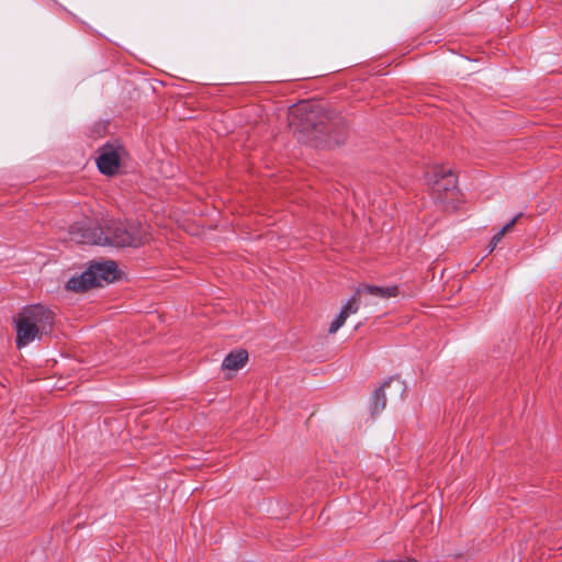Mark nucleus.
Wrapping results in <instances>:
<instances>
[{
  "label": "nucleus",
  "mask_w": 562,
  "mask_h": 562,
  "mask_svg": "<svg viewBox=\"0 0 562 562\" xmlns=\"http://www.w3.org/2000/svg\"><path fill=\"white\" fill-rule=\"evenodd\" d=\"M386 387H389V389L393 387L395 395L398 397H403L404 393L406 392L405 382L402 381L397 376H391L373 393V396L371 400V407H370L372 415L379 414L380 412H382L385 408V406H386L385 389Z\"/></svg>",
  "instance_id": "nucleus-6"
},
{
  "label": "nucleus",
  "mask_w": 562,
  "mask_h": 562,
  "mask_svg": "<svg viewBox=\"0 0 562 562\" xmlns=\"http://www.w3.org/2000/svg\"><path fill=\"white\" fill-rule=\"evenodd\" d=\"M15 330H16V347L23 348L34 341L35 339H41L44 335L38 329L30 324L20 313L14 321Z\"/></svg>",
  "instance_id": "nucleus-7"
},
{
  "label": "nucleus",
  "mask_w": 562,
  "mask_h": 562,
  "mask_svg": "<svg viewBox=\"0 0 562 562\" xmlns=\"http://www.w3.org/2000/svg\"><path fill=\"white\" fill-rule=\"evenodd\" d=\"M370 294L380 299L395 297L398 294L397 285L378 286L364 284L356 290V294Z\"/></svg>",
  "instance_id": "nucleus-10"
},
{
  "label": "nucleus",
  "mask_w": 562,
  "mask_h": 562,
  "mask_svg": "<svg viewBox=\"0 0 562 562\" xmlns=\"http://www.w3.org/2000/svg\"><path fill=\"white\" fill-rule=\"evenodd\" d=\"M361 294H353L346 304L341 307L337 317L331 322L328 331L335 334L346 322L351 314H356L359 310L358 300Z\"/></svg>",
  "instance_id": "nucleus-9"
},
{
  "label": "nucleus",
  "mask_w": 562,
  "mask_h": 562,
  "mask_svg": "<svg viewBox=\"0 0 562 562\" xmlns=\"http://www.w3.org/2000/svg\"><path fill=\"white\" fill-rule=\"evenodd\" d=\"M247 360L248 353L246 350H234L225 357L222 363V368L224 370L237 371L246 364Z\"/></svg>",
  "instance_id": "nucleus-11"
},
{
  "label": "nucleus",
  "mask_w": 562,
  "mask_h": 562,
  "mask_svg": "<svg viewBox=\"0 0 562 562\" xmlns=\"http://www.w3.org/2000/svg\"><path fill=\"white\" fill-rule=\"evenodd\" d=\"M427 184L437 193L451 192L457 189V177L450 170L441 166L434 167L426 176Z\"/></svg>",
  "instance_id": "nucleus-5"
},
{
  "label": "nucleus",
  "mask_w": 562,
  "mask_h": 562,
  "mask_svg": "<svg viewBox=\"0 0 562 562\" xmlns=\"http://www.w3.org/2000/svg\"><path fill=\"white\" fill-rule=\"evenodd\" d=\"M521 214H518L517 216H515L509 223H507L498 233H496L491 241H490V245H488V248H490V252H492L495 247L497 246V244L502 240V238L504 237V235L516 224L518 217L520 216Z\"/></svg>",
  "instance_id": "nucleus-12"
},
{
  "label": "nucleus",
  "mask_w": 562,
  "mask_h": 562,
  "mask_svg": "<svg viewBox=\"0 0 562 562\" xmlns=\"http://www.w3.org/2000/svg\"><path fill=\"white\" fill-rule=\"evenodd\" d=\"M20 314L44 335L48 334L53 327L54 313L44 305L24 307Z\"/></svg>",
  "instance_id": "nucleus-4"
},
{
  "label": "nucleus",
  "mask_w": 562,
  "mask_h": 562,
  "mask_svg": "<svg viewBox=\"0 0 562 562\" xmlns=\"http://www.w3.org/2000/svg\"><path fill=\"white\" fill-rule=\"evenodd\" d=\"M319 111L312 109L308 103L301 104L292 111L293 116H300L304 121V130H311L315 133V137H319L323 134L327 135L328 145H341L346 140V132L339 126L338 119L325 122L318 119Z\"/></svg>",
  "instance_id": "nucleus-2"
},
{
  "label": "nucleus",
  "mask_w": 562,
  "mask_h": 562,
  "mask_svg": "<svg viewBox=\"0 0 562 562\" xmlns=\"http://www.w3.org/2000/svg\"><path fill=\"white\" fill-rule=\"evenodd\" d=\"M378 562H412V560H390V561H378Z\"/></svg>",
  "instance_id": "nucleus-13"
},
{
  "label": "nucleus",
  "mask_w": 562,
  "mask_h": 562,
  "mask_svg": "<svg viewBox=\"0 0 562 562\" xmlns=\"http://www.w3.org/2000/svg\"><path fill=\"white\" fill-rule=\"evenodd\" d=\"M117 278V265L112 261L92 262L77 277L70 278L66 283V289L74 292H85L94 286H102L103 283H110Z\"/></svg>",
  "instance_id": "nucleus-3"
},
{
  "label": "nucleus",
  "mask_w": 562,
  "mask_h": 562,
  "mask_svg": "<svg viewBox=\"0 0 562 562\" xmlns=\"http://www.w3.org/2000/svg\"><path fill=\"white\" fill-rule=\"evenodd\" d=\"M97 166L101 173L112 176L120 167V155L113 146H104L99 157Z\"/></svg>",
  "instance_id": "nucleus-8"
},
{
  "label": "nucleus",
  "mask_w": 562,
  "mask_h": 562,
  "mask_svg": "<svg viewBox=\"0 0 562 562\" xmlns=\"http://www.w3.org/2000/svg\"><path fill=\"white\" fill-rule=\"evenodd\" d=\"M70 239L78 244L113 245L116 247H137L144 243L137 225L110 222L106 232L92 227L89 221L76 223L69 227Z\"/></svg>",
  "instance_id": "nucleus-1"
}]
</instances>
